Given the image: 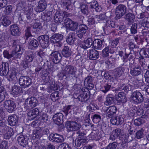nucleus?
Masks as SVG:
<instances>
[{"instance_id": "nucleus-1", "label": "nucleus", "mask_w": 149, "mask_h": 149, "mask_svg": "<svg viewBox=\"0 0 149 149\" xmlns=\"http://www.w3.org/2000/svg\"><path fill=\"white\" fill-rule=\"evenodd\" d=\"M77 71L76 68L71 65H67L62 68V72L59 74L58 76L61 78L64 77H67L70 76L77 78L78 77L76 76V74Z\"/></svg>"}, {"instance_id": "nucleus-2", "label": "nucleus", "mask_w": 149, "mask_h": 149, "mask_svg": "<svg viewBox=\"0 0 149 149\" xmlns=\"http://www.w3.org/2000/svg\"><path fill=\"white\" fill-rule=\"evenodd\" d=\"M80 119L77 118L75 121H68L65 123V125L68 130L70 131H75L78 130L81 127V125L79 123Z\"/></svg>"}, {"instance_id": "nucleus-3", "label": "nucleus", "mask_w": 149, "mask_h": 149, "mask_svg": "<svg viewBox=\"0 0 149 149\" xmlns=\"http://www.w3.org/2000/svg\"><path fill=\"white\" fill-rule=\"evenodd\" d=\"M127 11V7L123 4H120L116 8L115 13L116 17L118 19H120L125 14Z\"/></svg>"}, {"instance_id": "nucleus-4", "label": "nucleus", "mask_w": 149, "mask_h": 149, "mask_svg": "<svg viewBox=\"0 0 149 149\" xmlns=\"http://www.w3.org/2000/svg\"><path fill=\"white\" fill-rule=\"evenodd\" d=\"M64 23L66 27L72 31H75L78 27L77 22H74L68 18H66L64 20Z\"/></svg>"}, {"instance_id": "nucleus-5", "label": "nucleus", "mask_w": 149, "mask_h": 149, "mask_svg": "<svg viewBox=\"0 0 149 149\" xmlns=\"http://www.w3.org/2000/svg\"><path fill=\"white\" fill-rule=\"evenodd\" d=\"M19 83L24 88L28 87L32 84V79L28 76H21L19 79Z\"/></svg>"}, {"instance_id": "nucleus-6", "label": "nucleus", "mask_w": 149, "mask_h": 149, "mask_svg": "<svg viewBox=\"0 0 149 149\" xmlns=\"http://www.w3.org/2000/svg\"><path fill=\"white\" fill-rule=\"evenodd\" d=\"M49 36L47 35H41L38 37L37 39L42 48L45 49L49 46Z\"/></svg>"}, {"instance_id": "nucleus-7", "label": "nucleus", "mask_w": 149, "mask_h": 149, "mask_svg": "<svg viewBox=\"0 0 149 149\" xmlns=\"http://www.w3.org/2000/svg\"><path fill=\"white\" fill-rule=\"evenodd\" d=\"M48 138L50 141L58 143H62L64 141V139L62 135L56 133L50 134Z\"/></svg>"}, {"instance_id": "nucleus-8", "label": "nucleus", "mask_w": 149, "mask_h": 149, "mask_svg": "<svg viewBox=\"0 0 149 149\" xmlns=\"http://www.w3.org/2000/svg\"><path fill=\"white\" fill-rule=\"evenodd\" d=\"M132 99L137 103H141L144 100V97L142 93L136 91L132 93Z\"/></svg>"}, {"instance_id": "nucleus-9", "label": "nucleus", "mask_w": 149, "mask_h": 149, "mask_svg": "<svg viewBox=\"0 0 149 149\" xmlns=\"http://www.w3.org/2000/svg\"><path fill=\"white\" fill-rule=\"evenodd\" d=\"M4 106L9 113H12L14 111L16 107L15 103L10 100H6L4 102Z\"/></svg>"}, {"instance_id": "nucleus-10", "label": "nucleus", "mask_w": 149, "mask_h": 149, "mask_svg": "<svg viewBox=\"0 0 149 149\" xmlns=\"http://www.w3.org/2000/svg\"><path fill=\"white\" fill-rule=\"evenodd\" d=\"M78 28L76 33L79 38H82L87 32L88 27L85 25L80 24L78 26Z\"/></svg>"}, {"instance_id": "nucleus-11", "label": "nucleus", "mask_w": 149, "mask_h": 149, "mask_svg": "<svg viewBox=\"0 0 149 149\" xmlns=\"http://www.w3.org/2000/svg\"><path fill=\"white\" fill-rule=\"evenodd\" d=\"M17 140L20 145L23 147H26L28 144L29 137L22 134L17 136Z\"/></svg>"}, {"instance_id": "nucleus-12", "label": "nucleus", "mask_w": 149, "mask_h": 149, "mask_svg": "<svg viewBox=\"0 0 149 149\" xmlns=\"http://www.w3.org/2000/svg\"><path fill=\"white\" fill-rule=\"evenodd\" d=\"M9 65L7 62H2L0 67V75L6 76L9 73Z\"/></svg>"}, {"instance_id": "nucleus-13", "label": "nucleus", "mask_w": 149, "mask_h": 149, "mask_svg": "<svg viewBox=\"0 0 149 149\" xmlns=\"http://www.w3.org/2000/svg\"><path fill=\"white\" fill-rule=\"evenodd\" d=\"M133 67H131L130 69V74L133 76H136L140 74L142 69L139 65L134 64Z\"/></svg>"}, {"instance_id": "nucleus-14", "label": "nucleus", "mask_w": 149, "mask_h": 149, "mask_svg": "<svg viewBox=\"0 0 149 149\" xmlns=\"http://www.w3.org/2000/svg\"><path fill=\"white\" fill-rule=\"evenodd\" d=\"M50 56L53 62L56 64L59 63L61 60V54L58 51L52 52Z\"/></svg>"}, {"instance_id": "nucleus-15", "label": "nucleus", "mask_w": 149, "mask_h": 149, "mask_svg": "<svg viewBox=\"0 0 149 149\" xmlns=\"http://www.w3.org/2000/svg\"><path fill=\"white\" fill-rule=\"evenodd\" d=\"M37 7L35 8L36 11L40 12L43 11L46 8L47 6L46 1L45 0H40L38 2Z\"/></svg>"}, {"instance_id": "nucleus-16", "label": "nucleus", "mask_w": 149, "mask_h": 149, "mask_svg": "<svg viewBox=\"0 0 149 149\" xmlns=\"http://www.w3.org/2000/svg\"><path fill=\"white\" fill-rule=\"evenodd\" d=\"M63 114L61 113L55 114L53 117L54 123L58 125H60L63 123Z\"/></svg>"}, {"instance_id": "nucleus-17", "label": "nucleus", "mask_w": 149, "mask_h": 149, "mask_svg": "<svg viewBox=\"0 0 149 149\" xmlns=\"http://www.w3.org/2000/svg\"><path fill=\"white\" fill-rule=\"evenodd\" d=\"M87 3L90 4V8L92 9H95L97 12H99L102 10V8L99 5L97 2L96 1H93L91 2L90 0H85Z\"/></svg>"}, {"instance_id": "nucleus-18", "label": "nucleus", "mask_w": 149, "mask_h": 149, "mask_svg": "<svg viewBox=\"0 0 149 149\" xmlns=\"http://www.w3.org/2000/svg\"><path fill=\"white\" fill-rule=\"evenodd\" d=\"M117 111V108L116 106L114 105L110 106L106 110V116L109 118H112Z\"/></svg>"}, {"instance_id": "nucleus-19", "label": "nucleus", "mask_w": 149, "mask_h": 149, "mask_svg": "<svg viewBox=\"0 0 149 149\" xmlns=\"http://www.w3.org/2000/svg\"><path fill=\"white\" fill-rule=\"evenodd\" d=\"M93 41L91 38H89L86 40L84 41V42L80 45V47L85 50L93 46Z\"/></svg>"}, {"instance_id": "nucleus-20", "label": "nucleus", "mask_w": 149, "mask_h": 149, "mask_svg": "<svg viewBox=\"0 0 149 149\" xmlns=\"http://www.w3.org/2000/svg\"><path fill=\"white\" fill-rule=\"evenodd\" d=\"M63 36L58 33H54L50 37L52 42L54 44L59 42L63 40Z\"/></svg>"}, {"instance_id": "nucleus-21", "label": "nucleus", "mask_w": 149, "mask_h": 149, "mask_svg": "<svg viewBox=\"0 0 149 149\" xmlns=\"http://www.w3.org/2000/svg\"><path fill=\"white\" fill-rule=\"evenodd\" d=\"M90 97V92L89 91L81 94L77 98L80 101L85 102L88 101Z\"/></svg>"}, {"instance_id": "nucleus-22", "label": "nucleus", "mask_w": 149, "mask_h": 149, "mask_svg": "<svg viewBox=\"0 0 149 149\" xmlns=\"http://www.w3.org/2000/svg\"><path fill=\"white\" fill-rule=\"evenodd\" d=\"M124 118L122 116H119L112 118L110 120V122L113 125H118L123 123Z\"/></svg>"}, {"instance_id": "nucleus-23", "label": "nucleus", "mask_w": 149, "mask_h": 149, "mask_svg": "<svg viewBox=\"0 0 149 149\" xmlns=\"http://www.w3.org/2000/svg\"><path fill=\"white\" fill-rule=\"evenodd\" d=\"M10 27L11 34L12 35L18 36L20 35V30L17 24L12 25Z\"/></svg>"}, {"instance_id": "nucleus-24", "label": "nucleus", "mask_w": 149, "mask_h": 149, "mask_svg": "<svg viewBox=\"0 0 149 149\" xmlns=\"http://www.w3.org/2000/svg\"><path fill=\"white\" fill-rule=\"evenodd\" d=\"M27 105L29 107V108L34 107L36 106L37 102L36 98L34 97H31L30 98L27 99L26 100Z\"/></svg>"}, {"instance_id": "nucleus-25", "label": "nucleus", "mask_w": 149, "mask_h": 149, "mask_svg": "<svg viewBox=\"0 0 149 149\" xmlns=\"http://www.w3.org/2000/svg\"><path fill=\"white\" fill-rule=\"evenodd\" d=\"M22 92V88L20 86L14 85L12 86L11 91L12 94L16 96H18Z\"/></svg>"}, {"instance_id": "nucleus-26", "label": "nucleus", "mask_w": 149, "mask_h": 149, "mask_svg": "<svg viewBox=\"0 0 149 149\" xmlns=\"http://www.w3.org/2000/svg\"><path fill=\"white\" fill-rule=\"evenodd\" d=\"M8 124L11 126L17 125L18 122V118L16 115H12L8 118Z\"/></svg>"}, {"instance_id": "nucleus-27", "label": "nucleus", "mask_w": 149, "mask_h": 149, "mask_svg": "<svg viewBox=\"0 0 149 149\" xmlns=\"http://www.w3.org/2000/svg\"><path fill=\"white\" fill-rule=\"evenodd\" d=\"M17 72L15 71V68H13L10 71H9V73L7 74V78L9 81L15 80L17 79L16 76Z\"/></svg>"}, {"instance_id": "nucleus-28", "label": "nucleus", "mask_w": 149, "mask_h": 149, "mask_svg": "<svg viewBox=\"0 0 149 149\" xmlns=\"http://www.w3.org/2000/svg\"><path fill=\"white\" fill-rule=\"evenodd\" d=\"M125 70L124 68L122 67L116 68L114 71V77L116 79L118 78L123 74Z\"/></svg>"}, {"instance_id": "nucleus-29", "label": "nucleus", "mask_w": 149, "mask_h": 149, "mask_svg": "<svg viewBox=\"0 0 149 149\" xmlns=\"http://www.w3.org/2000/svg\"><path fill=\"white\" fill-rule=\"evenodd\" d=\"M114 96L112 94H109L107 95L106 100L104 102V104L106 106L111 105L114 103Z\"/></svg>"}, {"instance_id": "nucleus-30", "label": "nucleus", "mask_w": 149, "mask_h": 149, "mask_svg": "<svg viewBox=\"0 0 149 149\" xmlns=\"http://www.w3.org/2000/svg\"><path fill=\"white\" fill-rule=\"evenodd\" d=\"M75 34L74 33H71L67 36L66 40L67 42L70 45H72L75 41Z\"/></svg>"}, {"instance_id": "nucleus-31", "label": "nucleus", "mask_w": 149, "mask_h": 149, "mask_svg": "<svg viewBox=\"0 0 149 149\" xmlns=\"http://www.w3.org/2000/svg\"><path fill=\"white\" fill-rule=\"evenodd\" d=\"M54 21L57 23H61L63 20L64 17L63 14L62 12H56L54 17Z\"/></svg>"}, {"instance_id": "nucleus-32", "label": "nucleus", "mask_w": 149, "mask_h": 149, "mask_svg": "<svg viewBox=\"0 0 149 149\" xmlns=\"http://www.w3.org/2000/svg\"><path fill=\"white\" fill-rule=\"evenodd\" d=\"M15 45V50L17 52V58H20L21 55L24 51V50L19 45L17 44V42L15 41L13 42V45Z\"/></svg>"}, {"instance_id": "nucleus-33", "label": "nucleus", "mask_w": 149, "mask_h": 149, "mask_svg": "<svg viewBox=\"0 0 149 149\" xmlns=\"http://www.w3.org/2000/svg\"><path fill=\"white\" fill-rule=\"evenodd\" d=\"M34 58V54L32 51H29L25 52L24 59L26 61L29 62H31Z\"/></svg>"}, {"instance_id": "nucleus-34", "label": "nucleus", "mask_w": 149, "mask_h": 149, "mask_svg": "<svg viewBox=\"0 0 149 149\" xmlns=\"http://www.w3.org/2000/svg\"><path fill=\"white\" fill-rule=\"evenodd\" d=\"M99 57L98 52L95 49H91L89 52V58L90 60H95Z\"/></svg>"}, {"instance_id": "nucleus-35", "label": "nucleus", "mask_w": 149, "mask_h": 149, "mask_svg": "<svg viewBox=\"0 0 149 149\" xmlns=\"http://www.w3.org/2000/svg\"><path fill=\"white\" fill-rule=\"evenodd\" d=\"M62 54L64 57L68 58L71 55L72 52L69 47L66 46H64L63 49L62 50Z\"/></svg>"}, {"instance_id": "nucleus-36", "label": "nucleus", "mask_w": 149, "mask_h": 149, "mask_svg": "<svg viewBox=\"0 0 149 149\" xmlns=\"http://www.w3.org/2000/svg\"><path fill=\"white\" fill-rule=\"evenodd\" d=\"M103 41L100 39H95L93 41V46L96 49H101Z\"/></svg>"}, {"instance_id": "nucleus-37", "label": "nucleus", "mask_w": 149, "mask_h": 149, "mask_svg": "<svg viewBox=\"0 0 149 149\" xmlns=\"http://www.w3.org/2000/svg\"><path fill=\"white\" fill-rule=\"evenodd\" d=\"M4 130L6 131H7V132L3 135V138L4 139H9L12 135L13 134L11 132V131H13L12 129L8 126H6L4 127Z\"/></svg>"}, {"instance_id": "nucleus-38", "label": "nucleus", "mask_w": 149, "mask_h": 149, "mask_svg": "<svg viewBox=\"0 0 149 149\" xmlns=\"http://www.w3.org/2000/svg\"><path fill=\"white\" fill-rule=\"evenodd\" d=\"M39 113V111L37 108H35L30 111L28 113L27 115L29 116L30 118L32 119L34 118Z\"/></svg>"}, {"instance_id": "nucleus-39", "label": "nucleus", "mask_w": 149, "mask_h": 149, "mask_svg": "<svg viewBox=\"0 0 149 149\" xmlns=\"http://www.w3.org/2000/svg\"><path fill=\"white\" fill-rule=\"evenodd\" d=\"M118 97L116 100L123 103H125L127 102V98L125 94L123 92H119L118 94Z\"/></svg>"}, {"instance_id": "nucleus-40", "label": "nucleus", "mask_w": 149, "mask_h": 149, "mask_svg": "<svg viewBox=\"0 0 149 149\" xmlns=\"http://www.w3.org/2000/svg\"><path fill=\"white\" fill-rule=\"evenodd\" d=\"M146 119L143 116H141L140 118H136L134 120V123L135 125L139 126L145 123Z\"/></svg>"}, {"instance_id": "nucleus-41", "label": "nucleus", "mask_w": 149, "mask_h": 149, "mask_svg": "<svg viewBox=\"0 0 149 149\" xmlns=\"http://www.w3.org/2000/svg\"><path fill=\"white\" fill-rule=\"evenodd\" d=\"M112 88L111 84L109 83L105 84L102 86L100 89L101 91L104 93H106Z\"/></svg>"}, {"instance_id": "nucleus-42", "label": "nucleus", "mask_w": 149, "mask_h": 149, "mask_svg": "<svg viewBox=\"0 0 149 149\" xmlns=\"http://www.w3.org/2000/svg\"><path fill=\"white\" fill-rule=\"evenodd\" d=\"M81 11L82 13L85 16L87 15L89 13V9L88 5L83 4L81 6Z\"/></svg>"}, {"instance_id": "nucleus-43", "label": "nucleus", "mask_w": 149, "mask_h": 149, "mask_svg": "<svg viewBox=\"0 0 149 149\" xmlns=\"http://www.w3.org/2000/svg\"><path fill=\"white\" fill-rule=\"evenodd\" d=\"M116 28L117 30L120 31L118 33L119 35L123 34L126 33L127 31L126 26L124 25H118L117 26Z\"/></svg>"}, {"instance_id": "nucleus-44", "label": "nucleus", "mask_w": 149, "mask_h": 149, "mask_svg": "<svg viewBox=\"0 0 149 149\" xmlns=\"http://www.w3.org/2000/svg\"><path fill=\"white\" fill-rule=\"evenodd\" d=\"M125 18L129 23H132L135 18V16L132 13H129L125 15Z\"/></svg>"}, {"instance_id": "nucleus-45", "label": "nucleus", "mask_w": 149, "mask_h": 149, "mask_svg": "<svg viewBox=\"0 0 149 149\" xmlns=\"http://www.w3.org/2000/svg\"><path fill=\"white\" fill-rule=\"evenodd\" d=\"M51 15L52 12H48L44 14V15H42L41 17L44 21L48 22L50 21L52 19Z\"/></svg>"}, {"instance_id": "nucleus-46", "label": "nucleus", "mask_w": 149, "mask_h": 149, "mask_svg": "<svg viewBox=\"0 0 149 149\" xmlns=\"http://www.w3.org/2000/svg\"><path fill=\"white\" fill-rule=\"evenodd\" d=\"M42 137L40 130H34L33 131L32 138L33 139L40 138Z\"/></svg>"}, {"instance_id": "nucleus-47", "label": "nucleus", "mask_w": 149, "mask_h": 149, "mask_svg": "<svg viewBox=\"0 0 149 149\" xmlns=\"http://www.w3.org/2000/svg\"><path fill=\"white\" fill-rule=\"evenodd\" d=\"M90 136L91 139L96 141L99 140L102 137L101 133L99 132L96 133L92 132Z\"/></svg>"}, {"instance_id": "nucleus-48", "label": "nucleus", "mask_w": 149, "mask_h": 149, "mask_svg": "<svg viewBox=\"0 0 149 149\" xmlns=\"http://www.w3.org/2000/svg\"><path fill=\"white\" fill-rule=\"evenodd\" d=\"M6 93L3 86L0 87V103L2 102L5 99Z\"/></svg>"}, {"instance_id": "nucleus-49", "label": "nucleus", "mask_w": 149, "mask_h": 149, "mask_svg": "<svg viewBox=\"0 0 149 149\" xmlns=\"http://www.w3.org/2000/svg\"><path fill=\"white\" fill-rule=\"evenodd\" d=\"M2 24L5 26H7L11 23V21L7 17H5L1 20Z\"/></svg>"}, {"instance_id": "nucleus-50", "label": "nucleus", "mask_w": 149, "mask_h": 149, "mask_svg": "<svg viewBox=\"0 0 149 149\" xmlns=\"http://www.w3.org/2000/svg\"><path fill=\"white\" fill-rule=\"evenodd\" d=\"M115 58L111 56L105 58L104 60V63L106 64L109 66L113 63V61L115 60Z\"/></svg>"}, {"instance_id": "nucleus-51", "label": "nucleus", "mask_w": 149, "mask_h": 149, "mask_svg": "<svg viewBox=\"0 0 149 149\" xmlns=\"http://www.w3.org/2000/svg\"><path fill=\"white\" fill-rule=\"evenodd\" d=\"M13 6L11 5L7 6L5 8L4 11V13L6 15L11 14L13 13Z\"/></svg>"}, {"instance_id": "nucleus-52", "label": "nucleus", "mask_w": 149, "mask_h": 149, "mask_svg": "<svg viewBox=\"0 0 149 149\" xmlns=\"http://www.w3.org/2000/svg\"><path fill=\"white\" fill-rule=\"evenodd\" d=\"M115 27L114 22L110 20H107L106 21L105 28L110 29L111 28H114Z\"/></svg>"}, {"instance_id": "nucleus-53", "label": "nucleus", "mask_w": 149, "mask_h": 149, "mask_svg": "<svg viewBox=\"0 0 149 149\" xmlns=\"http://www.w3.org/2000/svg\"><path fill=\"white\" fill-rule=\"evenodd\" d=\"M101 119L100 116L98 114H95L92 116V120L95 123H98L100 121Z\"/></svg>"}, {"instance_id": "nucleus-54", "label": "nucleus", "mask_w": 149, "mask_h": 149, "mask_svg": "<svg viewBox=\"0 0 149 149\" xmlns=\"http://www.w3.org/2000/svg\"><path fill=\"white\" fill-rule=\"evenodd\" d=\"M142 25L144 27L149 28V17H145L143 19Z\"/></svg>"}, {"instance_id": "nucleus-55", "label": "nucleus", "mask_w": 149, "mask_h": 149, "mask_svg": "<svg viewBox=\"0 0 149 149\" xmlns=\"http://www.w3.org/2000/svg\"><path fill=\"white\" fill-rule=\"evenodd\" d=\"M146 59H145L143 57H140L139 58V63L141 65V67L143 68L146 67L147 65L146 63Z\"/></svg>"}, {"instance_id": "nucleus-56", "label": "nucleus", "mask_w": 149, "mask_h": 149, "mask_svg": "<svg viewBox=\"0 0 149 149\" xmlns=\"http://www.w3.org/2000/svg\"><path fill=\"white\" fill-rule=\"evenodd\" d=\"M120 89L125 91H128L131 89V86L130 85H126L125 84H122L120 86Z\"/></svg>"}, {"instance_id": "nucleus-57", "label": "nucleus", "mask_w": 149, "mask_h": 149, "mask_svg": "<svg viewBox=\"0 0 149 149\" xmlns=\"http://www.w3.org/2000/svg\"><path fill=\"white\" fill-rule=\"evenodd\" d=\"M31 28L30 27H27L25 31V37L26 38V40L28 39L29 37L32 36L31 32Z\"/></svg>"}, {"instance_id": "nucleus-58", "label": "nucleus", "mask_w": 149, "mask_h": 149, "mask_svg": "<svg viewBox=\"0 0 149 149\" xmlns=\"http://www.w3.org/2000/svg\"><path fill=\"white\" fill-rule=\"evenodd\" d=\"M29 45L30 46L36 48L38 47L39 44L37 40L33 39L32 40L29 42Z\"/></svg>"}, {"instance_id": "nucleus-59", "label": "nucleus", "mask_w": 149, "mask_h": 149, "mask_svg": "<svg viewBox=\"0 0 149 149\" xmlns=\"http://www.w3.org/2000/svg\"><path fill=\"white\" fill-rule=\"evenodd\" d=\"M144 131L142 129L138 131L136 133V137L137 139L142 138L143 137V132Z\"/></svg>"}, {"instance_id": "nucleus-60", "label": "nucleus", "mask_w": 149, "mask_h": 149, "mask_svg": "<svg viewBox=\"0 0 149 149\" xmlns=\"http://www.w3.org/2000/svg\"><path fill=\"white\" fill-rule=\"evenodd\" d=\"M123 66H127L130 63V60L128 58V56L126 53L125 54V56H123Z\"/></svg>"}, {"instance_id": "nucleus-61", "label": "nucleus", "mask_w": 149, "mask_h": 149, "mask_svg": "<svg viewBox=\"0 0 149 149\" xmlns=\"http://www.w3.org/2000/svg\"><path fill=\"white\" fill-rule=\"evenodd\" d=\"M118 144L115 142L110 143L106 147L105 149H116L117 147Z\"/></svg>"}, {"instance_id": "nucleus-62", "label": "nucleus", "mask_w": 149, "mask_h": 149, "mask_svg": "<svg viewBox=\"0 0 149 149\" xmlns=\"http://www.w3.org/2000/svg\"><path fill=\"white\" fill-rule=\"evenodd\" d=\"M4 57L8 59H11L12 57V51L9 53L7 50H4L3 53Z\"/></svg>"}, {"instance_id": "nucleus-63", "label": "nucleus", "mask_w": 149, "mask_h": 149, "mask_svg": "<svg viewBox=\"0 0 149 149\" xmlns=\"http://www.w3.org/2000/svg\"><path fill=\"white\" fill-rule=\"evenodd\" d=\"M40 130L42 136L44 135L48 136V135L50 133L49 130L47 128H45L42 129H40Z\"/></svg>"}, {"instance_id": "nucleus-64", "label": "nucleus", "mask_w": 149, "mask_h": 149, "mask_svg": "<svg viewBox=\"0 0 149 149\" xmlns=\"http://www.w3.org/2000/svg\"><path fill=\"white\" fill-rule=\"evenodd\" d=\"M57 149H71L70 146L68 144L65 143L60 144L58 147Z\"/></svg>"}]
</instances>
